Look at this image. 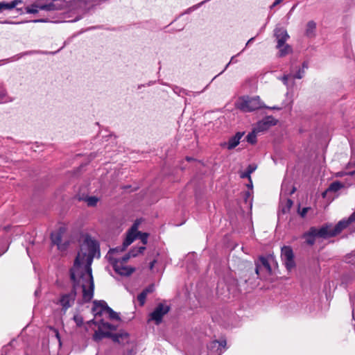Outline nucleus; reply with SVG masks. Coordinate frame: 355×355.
<instances>
[{"instance_id": "49530a36", "label": "nucleus", "mask_w": 355, "mask_h": 355, "mask_svg": "<svg viewBox=\"0 0 355 355\" xmlns=\"http://www.w3.org/2000/svg\"><path fill=\"white\" fill-rule=\"evenodd\" d=\"M287 194H288V193H287V191L285 189V184H282L281 195H285L286 196Z\"/></svg>"}, {"instance_id": "f8f14e48", "label": "nucleus", "mask_w": 355, "mask_h": 355, "mask_svg": "<svg viewBox=\"0 0 355 355\" xmlns=\"http://www.w3.org/2000/svg\"><path fill=\"white\" fill-rule=\"evenodd\" d=\"M277 121L273 117L267 116L259 121L254 129L255 131L261 132L268 130L270 127L275 125Z\"/></svg>"}, {"instance_id": "a878e982", "label": "nucleus", "mask_w": 355, "mask_h": 355, "mask_svg": "<svg viewBox=\"0 0 355 355\" xmlns=\"http://www.w3.org/2000/svg\"><path fill=\"white\" fill-rule=\"evenodd\" d=\"M279 49V56L283 57L288 55L292 51V48L288 44H284V45Z\"/></svg>"}, {"instance_id": "39448f33", "label": "nucleus", "mask_w": 355, "mask_h": 355, "mask_svg": "<svg viewBox=\"0 0 355 355\" xmlns=\"http://www.w3.org/2000/svg\"><path fill=\"white\" fill-rule=\"evenodd\" d=\"M342 226L343 223L340 221L335 226H333L331 223H326L319 229L316 228L318 237L323 239L334 237L343 230Z\"/></svg>"}, {"instance_id": "37998d69", "label": "nucleus", "mask_w": 355, "mask_h": 355, "mask_svg": "<svg viewBox=\"0 0 355 355\" xmlns=\"http://www.w3.org/2000/svg\"><path fill=\"white\" fill-rule=\"evenodd\" d=\"M309 209V207H304L300 211V215L304 218L305 217V216L306 215V213L308 211V210Z\"/></svg>"}, {"instance_id": "c9c22d12", "label": "nucleus", "mask_w": 355, "mask_h": 355, "mask_svg": "<svg viewBox=\"0 0 355 355\" xmlns=\"http://www.w3.org/2000/svg\"><path fill=\"white\" fill-rule=\"evenodd\" d=\"M138 226H139V222L137 220L135 222V223L132 225V227L130 228V230L128 232L137 234L138 232H140L139 231L137 230Z\"/></svg>"}, {"instance_id": "4be33fe9", "label": "nucleus", "mask_w": 355, "mask_h": 355, "mask_svg": "<svg viewBox=\"0 0 355 355\" xmlns=\"http://www.w3.org/2000/svg\"><path fill=\"white\" fill-rule=\"evenodd\" d=\"M292 205H293L292 200L287 198L284 203H283L282 202L281 203L282 211L284 214L288 212L290 209L291 208Z\"/></svg>"}, {"instance_id": "f704fd0d", "label": "nucleus", "mask_w": 355, "mask_h": 355, "mask_svg": "<svg viewBox=\"0 0 355 355\" xmlns=\"http://www.w3.org/2000/svg\"><path fill=\"white\" fill-rule=\"evenodd\" d=\"M73 320L78 327H81L83 324V318L81 315H74Z\"/></svg>"}, {"instance_id": "dca6fc26", "label": "nucleus", "mask_w": 355, "mask_h": 355, "mask_svg": "<svg viewBox=\"0 0 355 355\" xmlns=\"http://www.w3.org/2000/svg\"><path fill=\"white\" fill-rule=\"evenodd\" d=\"M315 237H318L316 232V227H312L307 232L303 234V238L305 239L307 244L313 245L315 241Z\"/></svg>"}, {"instance_id": "a18cd8bd", "label": "nucleus", "mask_w": 355, "mask_h": 355, "mask_svg": "<svg viewBox=\"0 0 355 355\" xmlns=\"http://www.w3.org/2000/svg\"><path fill=\"white\" fill-rule=\"evenodd\" d=\"M284 0H275L273 3L270 6V9H272L277 5H279L280 3H282Z\"/></svg>"}, {"instance_id": "c03bdc74", "label": "nucleus", "mask_w": 355, "mask_h": 355, "mask_svg": "<svg viewBox=\"0 0 355 355\" xmlns=\"http://www.w3.org/2000/svg\"><path fill=\"white\" fill-rule=\"evenodd\" d=\"M256 166H254V165H249L246 169V171L250 173L251 174L252 173H253L255 170H256Z\"/></svg>"}, {"instance_id": "9d476101", "label": "nucleus", "mask_w": 355, "mask_h": 355, "mask_svg": "<svg viewBox=\"0 0 355 355\" xmlns=\"http://www.w3.org/2000/svg\"><path fill=\"white\" fill-rule=\"evenodd\" d=\"M255 272L258 276L263 272L270 274L272 272L271 266L268 261V258L265 257H260L259 260L256 261Z\"/></svg>"}, {"instance_id": "ea45409f", "label": "nucleus", "mask_w": 355, "mask_h": 355, "mask_svg": "<svg viewBox=\"0 0 355 355\" xmlns=\"http://www.w3.org/2000/svg\"><path fill=\"white\" fill-rule=\"evenodd\" d=\"M292 76L290 75V74H288V75H284V76H282L280 80L283 82V83L286 85H288V80L290 77H291Z\"/></svg>"}, {"instance_id": "4d7b16f0", "label": "nucleus", "mask_w": 355, "mask_h": 355, "mask_svg": "<svg viewBox=\"0 0 355 355\" xmlns=\"http://www.w3.org/2000/svg\"><path fill=\"white\" fill-rule=\"evenodd\" d=\"M10 229V226H6L4 227V230L8 231Z\"/></svg>"}, {"instance_id": "f03ea898", "label": "nucleus", "mask_w": 355, "mask_h": 355, "mask_svg": "<svg viewBox=\"0 0 355 355\" xmlns=\"http://www.w3.org/2000/svg\"><path fill=\"white\" fill-rule=\"evenodd\" d=\"M80 257L79 254L76 257L73 266L69 270L70 279L73 283L72 288L69 293L61 295L58 302L62 306V311L64 313L73 305L77 295V288L80 286V282H83L79 275L80 270Z\"/></svg>"}, {"instance_id": "b1692460", "label": "nucleus", "mask_w": 355, "mask_h": 355, "mask_svg": "<svg viewBox=\"0 0 355 355\" xmlns=\"http://www.w3.org/2000/svg\"><path fill=\"white\" fill-rule=\"evenodd\" d=\"M105 312L109 315L110 319H111V320H118V321L121 320V318H120V317L119 315V313H116V311H114L110 307H107Z\"/></svg>"}, {"instance_id": "4468645a", "label": "nucleus", "mask_w": 355, "mask_h": 355, "mask_svg": "<svg viewBox=\"0 0 355 355\" xmlns=\"http://www.w3.org/2000/svg\"><path fill=\"white\" fill-rule=\"evenodd\" d=\"M244 135V132H238L235 135L230 137L227 142L222 144L223 147H226L228 150H232L240 143L241 139Z\"/></svg>"}, {"instance_id": "864d4df0", "label": "nucleus", "mask_w": 355, "mask_h": 355, "mask_svg": "<svg viewBox=\"0 0 355 355\" xmlns=\"http://www.w3.org/2000/svg\"><path fill=\"white\" fill-rule=\"evenodd\" d=\"M248 187H250V188H252V180H250V183L248 184Z\"/></svg>"}, {"instance_id": "a19ab883", "label": "nucleus", "mask_w": 355, "mask_h": 355, "mask_svg": "<svg viewBox=\"0 0 355 355\" xmlns=\"http://www.w3.org/2000/svg\"><path fill=\"white\" fill-rule=\"evenodd\" d=\"M235 57H236V55L232 56V57L231 58L230 61L227 64V65L225 66V67L224 70H223L222 72H220V73H222L225 70H226V69H227V68L228 67V66H229L231 63H235V62H237V60H236V59H235Z\"/></svg>"}, {"instance_id": "603ef678", "label": "nucleus", "mask_w": 355, "mask_h": 355, "mask_svg": "<svg viewBox=\"0 0 355 355\" xmlns=\"http://www.w3.org/2000/svg\"><path fill=\"white\" fill-rule=\"evenodd\" d=\"M295 191V188L294 187H292L291 191H289L288 194L291 195Z\"/></svg>"}, {"instance_id": "20e7f679", "label": "nucleus", "mask_w": 355, "mask_h": 355, "mask_svg": "<svg viewBox=\"0 0 355 355\" xmlns=\"http://www.w3.org/2000/svg\"><path fill=\"white\" fill-rule=\"evenodd\" d=\"M236 106L245 112H252L263 107L259 96H243L239 99Z\"/></svg>"}, {"instance_id": "393cba45", "label": "nucleus", "mask_w": 355, "mask_h": 355, "mask_svg": "<svg viewBox=\"0 0 355 355\" xmlns=\"http://www.w3.org/2000/svg\"><path fill=\"white\" fill-rule=\"evenodd\" d=\"M99 325L103 328V329H109V330H111V331H116V329H117V327L115 326V325H113L109 322H104L103 320H101L100 322H99Z\"/></svg>"}, {"instance_id": "4c0bfd02", "label": "nucleus", "mask_w": 355, "mask_h": 355, "mask_svg": "<svg viewBox=\"0 0 355 355\" xmlns=\"http://www.w3.org/2000/svg\"><path fill=\"white\" fill-rule=\"evenodd\" d=\"M121 248H122V245L121 246H118L116 248H112V249H110L108 252V256H109V259L110 258H112L111 257V254L114 253V252H123V250H121Z\"/></svg>"}, {"instance_id": "a211bd4d", "label": "nucleus", "mask_w": 355, "mask_h": 355, "mask_svg": "<svg viewBox=\"0 0 355 355\" xmlns=\"http://www.w3.org/2000/svg\"><path fill=\"white\" fill-rule=\"evenodd\" d=\"M135 239H137V234L128 232L123 242L121 250H125Z\"/></svg>"}, {"instance_id": "473e14b6", "label": "nucleus", "mask_w": 355, "mask_h": 355, "mask_svg": "<svg viewBox=\"0 0 355 355\" xmlns=\"http://www.w3.org/2000/svg\"><path fill=\"white\" fill-rule=\"evenodd\" d=\"M147 295L143 291L137 295V300L139 302L140 306H144L146 302Z\"/></svg>"}, {"instance_id": "bf43d9fd", "label": "nucleus", "mask_w": 355, "mask_h": 355, "mask_svg": "<svg viewBox=\"0 0 355 355\" xmlns=\"http://www.w3.org/2000/svg\"><path fill=\"white\" fill-rule=\"evenodd\" d=\"M34 21H35V22H37V21H44V20H42V19H40V20H35Z\"/></svg>"}, {"instance_id": "13d9d810", "label": "nucleus", "mask_w": 355, "mask_h": 355, "mask_svg": "<svg viewBox=\"0 0 355 355\" xmlns=\"http://www.w3.org/2000/svg\"><path fill=\"white\" fill-rule=\"evenodd\" d=\"M56 337L58 338V340H60V336H59V333L58 331H56Z\"/></svg>"}, {"instance_id": "72a5a7b5", "label": "nucleus", "mask_w": 355, "mask_h": 355, "mask_svg": "<svg viewBox=\"0 0 355 355\" xmlns=\"http://www.w3.org/2000/svg\"><path fill=\"white\" fill-rule=\"evenodd\" d=\"M7 96V92L3 87H0V103L6 101L5 99Z\"/></svg>"}, {"instance_id": "6e6d98bb", "label": "nucleus", "mask_w": 355, "mask_h": 355, "mask_svg": "<svg viewBox=\"0 0 355 355\" xmlns=\"http://www.w3.org/2000/svg\"><path fill=\"white\" fill-rule=\"evenodd\" d=\"M270 109L272 110H280L281 108L280 107H270Z\"/></svg>"}, {"instance_id": "09e8293b", "label": "nucleus", "mask_w": 355, "mask_h": 355, "mask_svg": "<svg viewBox=\"0 0 355 355\" xmlns=\"http://www.w3.org/2000/svg\"><path fill=\"white\" fill-rule=\"evenodd\" d=\"M307 68H308L307 62H303L302 67L301 69H304V71H305V69H307Z\"/></svg>"}, {"instance_id": "e433bc0d", "label": "nucleus", "mask_w": 355, "mask_h": 355, "mask_svg": "<svg viewBox=\"0 0 355 355\" xmlns=\"http://www.w3.org/2000/svg\"><path fill=\"white\" fill-rule=\"evenodd\" d=\"M304 74V69H299L296 73L293 76V78L301 79Z\"/></svg>"}, {"instance_id": "8fccbe9b", "label": "nucleus", "mask_w": 355, "mask_h": 355, "mask_svg": "<svg viewBox=\"0 0 355 355\" xmlns=\"http://www.w3.org/2000/svg\"><path fill=\"white\" fill-rule=\"evenodd\" d=\"M207 336H205L200 341V344H203L204 343H207Z\"/></svg>"}, {"instance_id": "f257e3e1", "label": "nucleus", "mask_w": 355, "mask_h": 355, "mask_svg": "<svg viewBox=\"0 0 355 355\" xmlns=\"http://www.w3.org/2000/svg\"><path fill=\"white\" fill-rule=\"evenodd\" d=\"M85 244L87 245L88 254L87 253L80 254V277L82 279L83 301L85 303L92 300L94 296V283L92 276V263L94 256L100 254L99 244L97 241L89 236L85 239Z\"/></svg>"}, {"instance_id": "f3484780", "label": "nucleus", "mask_w": 355, "mask_h": 355, "mask_svg": "<svg viewBox=\"0 0 355 355\" xmlns=\"http://www.w3.org/2000/svg\"><path fill=\"white\" fill-rule=\"evenodd\" d=\"M22 0H13L10 2L1 1L0 2V12L3 10H12L15 8L18 4L21 3Z\"/></svg>"}, {"instance_id": "c756f323", "label": "nucleus", "mask_w": 355, "mask_h": 355, "mask_svg": "<svg viewBox=\"0 0 355 355\" xmlns=\"http://www.w3.org/2000/svg\"><path fill=\"white\" fill-rule=\"evenodd\" d=\"M39 9L41 10H53L54 9V4L53 3H49L46 4H38Z\"/></svg>"}, {"instance_id": "9b49d317", "label": "nucleus", "mask_w": 355, "mask_h": 355, "mask_svg": "<svg viewBox=\"0 0 355 355\" xmlns=\"http://www.w3.org/2000/svg\"><path fill=\"white\" fill-rule=\"evenodd\" d=\"M274 35L277 42V49H280L281 47H282L287 41V40L289 38V35L286 30L281 27H277L275 29Z\"/></svg>"}, {"instance_id": "2f4dec72", "label": "nucleus", "mask_w": 355, "mask_h": 355, "mask_svg": "<svg viewBox=\"0 0 355 355\" xmlns=\"http://www.w3.org/2000/svg\"><path fill=\"white\" fill-rule=\"evenodd\" d=\"M130 257H135V254H133V252H128L126 254H125L121 260H119L122 263H125L130 259Z\"/></svg>"}, {"instance_id": "6ab92c4d", "label": "nucleus", "mask_w": 355, "mask_h": 355, "mask_svg": "<svg viewBox=\"0 0 355 355\" xmlns=\"http://www.w3.org/2000/svg\"><path fill=\"white\" fill-rule=\"evenodd\" d=\"M345 184L339 181H335L330 184L328 189L326 190V191L324 193L323 196L327 192H336L339 191L340 189L344 188Z\"/></svg>"}, {"instance_id": "79ce46f5", "label": "nucleus", "mask_w": 355, "mask_h": 355, "mask_svg": "<svg viewBox=\"0 0 355 355\" xmlns=\"http://www.w3.org/2000/svg\"><path fill=\"white\" fill-rule=\"evenodd\" d=\"M240 177L241 178H248L249 180H251L250 174L247 171H245V172L241 173Z\"/></svg>"}, {"instance_id": "7c9ffc66", "label": "nucleus", "mask_w": 355, "mask_h": 355, "mask_svg": "<svg viewBox=\"0 0 355 355\" xmlns=\"http://www.w3.org/2000/svg\"><path fill=\"white\" fill-rule=\"evenodd\" d=\"M145 250V246L134 247L129 252H133V254H135V257H137L139 254H142Z\"/></svg>"}, {"instance_id": "aec40b11", "label": "nucleus", "mask_w": 355, "mask_h": 355, "mask_svg": "<svg viewBox=\"0 0 355 355\" xmlns=\"http://www.w3.org/2000/svg\"><path fill=\"white\" fill-rule=\"evenodd\" d=\"M340 223H343V228L345 230L347 228L351 223L355 224V211L349 216L347 219H343L340 220Z\"/></svg>"}, {"instance_id": "2eb2a0df", "label": "nucleus", "mask_w": 355, "mask_h": 355, "mask_svg": "<svg viewBox=\"0 0 355 355\" xmlns=\"http://www.w3.org/2000/svg\"><path fill=\"white\" fill-rule=\"evenodd\" d=\"M107 307L109 306L104 300H94L92 311L95 316L101 315L103 312L106 311Z\"/></svg>"}, {"instance_id": "bb28decb", "label": "nucleus", "mask_w": 355, "mask_h": 355, "mask_svg": "<svg viewBox=\"0 0 355 355\" xmlns=\"http://www.w3.org/2000/svg\"><path fill=\"white\" fill-rule=\"evenodd\" d=\"M85 200L89 207H95L98 202V198L96 196H88Z\"/></svg>"}, {"instance_id": "1a4fd4ad", "label": "nucleus", "mask_w": 355, "mask_h": 355, "mask_svg": "<svg viewBox=\"0 0 355 355\" xmlns=\"http://www.w3.org/2000/svg\"><path fill=\"white\" fill-rule=\"evenodd\" d=\"M281 257L288 270H292L295 266L293 252L290 246H284L282 248Z\"/></svg>"}, {"instance_id": "cd10ccee", "label": "nucleus", "mask_w": 355, "mask_h": 355, "mask_svg": "<svg viewBox=\"0 0 355 355\" xmlns=\"http://www.w3.org/2000/svg\"><path fill=\"white\" fill-rule=\"evenodd\" d=\"M148 233L140 232L137 234V239H139L144 245L143 246H144L148 243Z\"/></svg>"}, {"instance_id": "58836bf2", "label": "nucleus", "mask_w": 355, "mask_h": 355, "mask_svg": "<svg viewBox=\"0 0 355 355\" xmlns=\"http://www.w3.org/2000/svg\"><path fill=\"white\" fill-rule=\"evenodd\" d=\"M154 291V286L153 285H149L148 287L144 288L142 291L145 293V294L147 295L148 293H153Z\"/></svg>"}, {"instance_id": "3c124183", "label": "nucleus", "mask_w": 355, "mask_h": 355, "mask_svg": "<svg viewBox=\"0 0 355 355\" xmlns=\"http://www.w3.org/2000/svg\"><path fill=\"white\" fill-rule=\"evenodd\" d=\"M254 40V37H252L250 38L246 43L245 44V46H248L250 44H251V42H252V41Z\"/></svg>"}, {"instance_id": "0eeeda50", "label": "nucleus", "mask_w": 355, "mask_h": 355, "mask_svg": "<svg viewBox=\"0 0 355 355\" xmlns=\"http://www.w3.org/2000/svg\"><path fill=\"white\" fill-rule=\"evenodd\" d=\"M226 340H221L220 341L214 340L211 341L207 346V354L199 355H221L226 350Z\"/></svg>"}, {"instance_id": "5fc2aeb1", "label": "nucleus", "mask_w": 355, "mask_h": 355, "mask_svg": "<svg viewBox=\"0 0 355 355\" xmlns=\"http://www.w3.org/2000/svg\"><path fill=\"white\" fill-rule=\"evenodd\" d=\"M91 323H93V324H96V322L94 321V320H91L90 321L88 322V324H91Z\"/></svg>"}, {"instance_id": "6e6552de", "label": "nucleus", "mask_w": 355, "mask_h": 355, "mask_svg": "<svg viewBox=\"0 0 355 355\" xmlns=\"http://www.w3.org/2000/svg\"><path fill=\"white\" fill-rule=\"evenodd\" d=\"M110 263L112 264L114 271L122 276H129L135 270V268L124 266V263H122L115 258H110Z\"/></svg>"}, {"instance_id": "7ed1b4c3", "label": "nucleus", "mask_w": 355, "mask_h": 355, "mask_svg": "<svg viewBox=\"0 0 355 355\" xmlns=\"http://www.w3.org/2000/svg\"><path fill=\"white\" fill-rule=\"evenodd\" d=\"M102 327L99 325L98 329L95 331L93 335V340L96 342L101 341L104 338H111L114 343L124 344L128 343L129 334L125 331H120L113 334L110 331H105L102 330Z\"/></svg>"}, {"instance_id": "412c9836", "label": "nucleus", "mask_w": 355, "mask_h": 355, "mask_svg": "<svg viewBox=\"0 0 355 355\" xmlns=\"http://www.w3.org/2000/svg\"><path fill=\"white\" fill-rule=\"evenodd\" d=\"M316 28V24L313 21H310L307 23L306 29V35L308 37H311Z\"/></svg>"}, {"instance_id": "c85d7f7f", "label": "nucleus", "mask_w": 355, "mask_h": 355, "mask_svg": "<svg viewBox=\"0 0 355 355\" xmlns=\"http://www.w3.org/2000/svg\"><path fill=\"white\" fill-rule=\"evenodd\" d=\"M39 7L38 3H33L31 6H28L26 8V13L29 14H35L37 13L39 11Z\"/></svg>"}, {"instance_id": "5701e85b", "label": "nucleus", "mask_w": 355, "mask_h": 355, "mask_svg": "<svg viewBox=\"0 0 355 355\" xmlns=\"http://www.w3.org/2000/svg\"><path fill=\"white\" fill-rule=\"evenodd\" d=\"M258 133V132L255 131L254 129H253V130L250 132L245 137L246 139V141L251 144H256L257 142V134Z\"/></svg>"}, {"instance_id": "052dcab7", "label": "nucleus", "mask_w": 355, "mask_h": 355, "mask_svg": "<svg viewBox=\"0 0 355 355\" xmlns=\"http://www.w3.org/2000/svg\"><path fill=\"white\" fill-rule=\"evenodd\" d=\"M246 195H247V196H250V192H247Z\"/></svg>"}, {"instance_id": "423d86ee", "label": "nucleus", "mask_w": 355, "mask_h": 355, "mask_svg": "<svg viewBox=\"0 0 355 355\" xmlns=\"http://www.w3.org/2000/svg\"><path fill=\"white\" fill-rule=\"evenodd\" d=\"M169 311V306L159 303L154 311L150 313L148 322L153 320L155 324H159L162 322L163 316L168 313Z\"/></svg>"}, {"instance_id": "de8ad7c7", "label": "nucleus", "mask_w": 355, "mask_h": 355, "mask_svg": "<svg viewBox=\"0 0 355 355\" xmlns=\"http://www.w3.org/2000/svg\"><path fill=\"white\" fill-rule=\"evenodd\" d=\"M156 263V260H153L150 263L149 268L150 270H152L155 266V263Z\"/></svg>"}, {"instance_id": "ddd939ff", "label": "nucleus", "mask_w": 355, "mask_h": 355, "mask_svg": "<svg viewBox=\"0 0 355 355\" xmlns=\"http://www.w3.org/2000/svg\"><path fill=\"white\" fill-rule=\"evenodd\" d=\"M62 235V231L60 229L58 232L51 233V239L52 243L54 245H56L60 250H64L67 248L68 243H64L63 244L61 243Z\"/></svg>"}]
</instances>
